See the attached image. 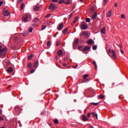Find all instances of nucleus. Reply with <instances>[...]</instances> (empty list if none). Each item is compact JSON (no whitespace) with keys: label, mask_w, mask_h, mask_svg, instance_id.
I'll use <instances>...</instances> for the list:
<instances>
[{"label":"nucleus","mask_w":128,"mask_h":128,"mask_svg":"<svg viewBox=\"0 0 128 128\" xmlns=\"http://www.w3.org/2000/svg\"><path fill=\"white\" fill-rule=\"evenodd\" d=\"M8 52V48H3L2 46H0V58H6Z\"/></svg>","instance_id":"nucleus-1"},{"label":"nucleus","mask_w":128,"mask_h":128,"mask_svg":"<svg viewBox=\"0 0 128 128\" xmlns=\"http://www.w3.org/2000/svg\"><path fill=\"white\" fill-rule=\"evenodd\" d=\"M22 110V107L16 106L14 108V114H15V116H19Z\"/></svg>","instance_id":"nucleus-2"},{"label":"nucleus","mask_w":128,"mask_h":128,"mask_svg":"<svg viewBox=\"0 0 128 128\" xmlns=\"http://www.w3.org/2000/svg\"><path fill=\"white\" fill-rule=\"evenodd\" d=\"M31 20L32 16L28 14H24L22 18V22H30V20Z\"/></svg>","instance_id":"nucleus-3"},{"label":"nucleus","mask_w":128,"mask_h":128,"mask_svg":"<svg viewBox=\"0 0 128 128\" xmlns=\"http://www.w3.org/2000/svg\"><path fill=\"white\" fill-rule=\"evenodd\" d=\"M56 8V6L54 5V4L52 3H50L48 6V10H54Z\"/></svg>","instance_id":"nucleus-4"},{"label":"nucleus","mask_w":128,"mask_h":128,"mask_svg":"<svg viewBox=\"0 0 128 128\" xmlns=\"http://www.w3.org/2000/svg\"><path fill=\"white\" fill-rule=\"evenodd\" d=\"M64 28V23L61 22L59 24L58 26L57 30H62Z\"/></svg>","instance_id":"nucleus-5"},{"label":"nucleus","mask_w":128,"mask_h":128,"mask_svg":"<svg viewBox=\"0 0 128 128\" xmlns=\"http://www.w3.org/2000/svg\"><path fill=\"white\" fill-rule=\"evenodd\" d=\"M3 15L4 16H10V11L8 10H4L3 11Z\"/></svg>","instance_id":"nucleus-6"},{"label":"nucleus","mask_w":128,"mask_h":128,"mask_svg":"<svg viewBox=\"0 0 128 128\" xmlns=\"http://www.w3.org/2000/svg\"><path fill=\"white\" fill-rule=\"evenodd\" d=\"M112 58H113V60H116V52H114V50H112Z\"/></svg>","instance_id":"nucleus-7"},{"label":"nucleus","mask_w":128,"mask_h":128,"mask_svg":"<svg viewBox=\"0 0 128 128\" xmlns=\"http://www.w3.org/2000/svg\"><path fill=\"white\" fill-rule=\"evenodd\" d=\"M33 10L34 12H38L40 10V6H34L33 7Z\"/></svg>","instance_id":"nucleus-8"},{"label":"nucleus","mask_w":128,"mask_h":128,"mask_svg":"<svg viewBox=\"0 0 128 128\" xmlns=\"http://www.w3.org/2000/svg\"><path fill=\"white\" fill-rule=\"evenodd\" d=\"M6 72L9 74H10V72H14L12 67H10L9 68H8L6 70Z\"/></svg>","instance_id":"nucleus-9"},{"label":"nucleus","mask_w":128,"mask_h":128,"mask_svg":"<svg viewBox=\"0 0 128 128\" xmlns=\"http://www.w3.org/2000/svg\"><path fill=\"white\" fill-rule=\"evenodd\" d=\"M81 28L83 30H86L88 28V26L86 24H82L81 26Z\"/></svg>","instance_id":"nucleus-10"},{"label":"nucleus","mask_w":128,"mask_h":128,"mask_svg":"<svg viewBox=\"0 0 128 128\" xmlns=\"http://www.w3.org/2000/svg\"><path fill=\"white\" fill-rule=\"evenodd\" d=\"M90 50V47L88 46H86L84 48H83V52H86V50Z\"/></svg>","instance_id":"nucleus-11"},{"label":"nucleus","mask_w":128,"mask_h":128,"mask_svg":"<svg viewBox=\"0 0 128 128\" xmlns=\"http://www.w3.org/2000/svg\"><path fill=\"white\" fill-rule=\"evenodd\" d=\"M94 40L92 39H90L88 41V44H94Z\"/></svg>","instance_id":"nucleus-12"},{"label":"nucleus","mask_w":128,"mask_h":128,"mask_svg":"<svg viewBox=\"0 0 128 128\" xmlns=\"http://www.w3.org/2000/svg\"><path fill=\"white\" fill-rule=\"evenodd\" d=\"M106 16L107 18H110L112 16V10L106 13Z\"/></svg>","instance_id":"nucleus-13"},{"label":"nucleus","mask_w":128,"mask_h":128,"mask_svg":"<svg viewBox=\"0 0 128 128\" xmlns=\"http://www.w3.org/2000/svg\"><path fill=\"white\" fill-rule=\"evenodd\" d=\"M92 116H94V118H96V120H98V114L96 112H92Z\"/></svg>","instance_id":"nucleus-14"},{"label":"nucleus","mask_w":128,"mask_h":128,"mask_svg":"<svg viewBox=\"0 0 128 128\" xmlns=\"http://www.w3.org/2000/svg\"><path fill=\"white\" fill-rule=\"evenodd\" d=\"M73 44L74 46H78V39H76L75 41H74Z\"/></svg>","instance_id":"nucleus-15"},{"label":"nucleus","mask_w":128,"mask_h":128,"mask_svg":"<svg viewBox=\"0 0 128 128\" xmlns=\"http://www.w3.org/2000/svg\"><path fill=\"white\" fill-rule=\"evenodd\" d=\"M97 16H98V14H96V12H95L94 14L92 16V20H94V19L96 18Z\"/></svg>","instance_id":"nucleus-16"},{"label":"nucleus","mask_w":128,"mask_h":128,"mask_svg":"<svg viewBox=\"0 0 128 128\" xmlns=\"http://www.w3.org/2000/svg\"><path fill=\"white\" fill-rule=\"evenodd\" d=\"M101 34H106V27H103L101 29Z\"/></svg>","instance_id":"nucleus-17"},{"label":"nucleus","mask_w":128,"mask_h":128,"mask_svg":"<svg viewBox=\"0 0 128 128\" xmlns=\"http://www.w3.org/2000/svg\"><path fill=\"white\" fill-rule=\"evenodd\" d=\"M23 36H28V32L24 31L23 32Z\"/></svg>","instance_id":"nucleus-18"},{"label":"nucleus","mask_w":128,"mask_h":128,"mask_svg":"<svg viewBox=\"0 0 128 128\" xmlns=\"http://www.w3.org/2000/svg\"><path fill=\"white\" fill-rule=\"evenodd\" d=\"M62 50H59L58 52V56H62Z\"/></svg>","instance_id":"nucleus-19"},{"label":"nucleus","mask_w":128,"mask_h":128,"mask_svg":"<svg viewBox=\"0 0 128 128\" xmlns=\"http://www.w3.org/2000/svg\"><path fill=\"white\" fill-rule=\"evenodd\" d=\"M82 120L83 122H86L88 120V118H86V116H83Z\"/></svg>","instance_id":"nucleus-20"},{"label":"nucleus","mask_w":128,"mask_h":128,"mask_svg":"<svg viewBox=\"0 0 128 128\" xmlns=\"http://www.w3.org/2000/svg\"><path fill=\"white\" fill-rule=\"evenodd\" d=\"M32 58H34V55L33 54H30L28 56V60H32Z\"/></svg>","instance_id":"nucleus-21"},{"label":"nucleus","mask_w":128,"mask_h":128,"mask_svg":"<svg viewBox=\"0 0 128 128\" xmlns=\"http://www.w3.org/2000/svg\"><path fill=\"white\" fill-rule=\"evenodd\" d=\"M108 0H103V6H105L108 4Z\"/></svg>","instance_id":"nucleus-22"},{"label":"nucleus","mask_w":128,"mask_h":128,"mask_svg":"<svg viewBox=\"0 0 128 128\" xmlns=\"http://www.w3.org/2000/svg\"><path fill=\"white\" fill-rule=\"evenodd\" d=\"M38 61H36V62H34V68H38Z\"/></svg>","instance_id":"nucleus-23"},{"label":"nucleus","mask_w":128,"mask_h":128,"mask_svg":"<svg viewBox=\"0 0 128 128\" xmlns=\"http://www.w3.org/2000/svg\"><path fill=\"white\" fill-rule=\"evenodd\" d=\"M63 66H65L66 68H70V66H68V64L66 63H64L62 64Z\"/></svg>","instance_id":"nucleus-24"},{"label":"nucleus","mask_w":128,"mask_h":128,"mask_svg":"<svg viewBox=\"0 0 128 128\" xmlns=\"http://www.w3.org/2000/svg\"><path fill=\"white\" fill-rule=\"evenodd\" d=\"M68 28H66L65 29H64V30H63V33H64V34H65L66 33V32H68Z\"/></svg>","instance_id":"nucleus-25"},{"label":"nucleus","mask_w":128,"mask_h":128,"mask_svg":"<svg viewBox=\"0 0 128 128\" xmlns=\"http://www.w3.org/2000/svg\"><path fill=\"white\" fill-rule=\"evenodd\" d=\"M24 3H21L20 4V10H24Z\"/></svg>","instance_id":"nucleus-26"},{"label":"nucleus","mask_w":128,"mask_h":128,"mask_svg":"<svg viewBox=\"0 0 128 128\" xmlns=\"http://www.w3.org/2000/svg\"><path fill=\"white\" fill-rule=\"evenodd\" d=\"M54 122L55 124H58V119H54Z\"/></svg>","instance_id":"nucleus-27"},{"label":"nucleus","mask_w":128,"mask_h":128,"mask_svg":"<svg viewBox=\"0 0 128 128\" xmlns=\"http://www.w3.org/2000/svg\"><path fill=\"white\" fill-rule=\"evenodd\" d=\"M60 44V40H58L56 42V46H58Z\"/></svg>","instance_id":"nucleus-28"},{"label":"nucleus","mask_w":128,"mask_h":128,"mask_svg":"<svg viewBox=\"0 0 128 128\" xmlns=\"http://www.w3.org/2000/svg\"><path fill=\"white\" fill-rule=\"evenodd\" d=\"M28 68H32V63H29L28 65Z\"/></svg>","instance_id":"nucleus-29"},{"label":"nucleus","mask_w":128,"mask_h":128,"mask_svg":"<svg viewBox=\"0 0 128 128\" xmlns=\"http://www.w3.org/2000/svg\"><path fill=\"white\" fill-rule=\"evenodd\" d=\"M102 98H104V96H102V95H99L98 96V100H100V99H102Z\"/></svg>","instance_id":"nucleus-30"},{"label":"nucleus","mask_w":128,"mask_h":128,"mask_svg":"<svg viewBox=\"0 0 128 128\" xmlns=\"http://www.w3.org/2000/svg\"><path fill=\"white\" fill-rule=\"evenodd\" d=\"M38 20H40L38 18H34L33 20V22H38Z\"/></svg>","instance_id":"nucleus-31"},{"label":"nucleus","mask_w":128,"mask_h":128,"mask_svg":"<svg viewBox=\"0 0 128 128\" xmlns=\"http://www.w3.org/2000/svg\"><path fill=\"white\" fill-rule=\"evenodd\" d=\"M86 78H88V74L84 75L83 78L84 80H86Z\"/></svg>","instance_id":"nucleus-32"},{"label":"nucleus","mask_w":128,"mask_h":128,"mask_svg":"<svg viewBox=\"0 0 128 128\" xmlns=\"http://www.w3.org/2000/svg\"><path fill=\"white\" fill-rule=\"evenodd\" d=\"M96 48H98V46L96 45H94L92 46V50H96Z\"/></svg>","instance_id":"nucleus-33"},{"label":"nucleus","mask_w":128,"mask_h":128,"mask_svg":"<svg viewBox=\"0 0 128 128\" xmlns=\"http://www.w3.org/2000/svg\"><path fill=\"white\" fill-rule=\"evenodd\" d=\"M67 2H65V4H70V0H66Z\"/></svg>","instance_id":"nucleus-34"},{"label":"nucleus","mask_w":128,"mask_h":128,"mask_svg":"<svg viewBox=\"0 0 128 128\" xmlns=\"http://www.w3.org/2000/svg\"><path fill=\"white\" fill-rule=\"evenodd\" d=\"M64 2H66L64 0H61L58 2V4H64Z\"/></svg>","instance_id":"nucleus-35"},{"label":"nucleus","mask_w":128,"mask_h":128,"mask_svg":"<svg viewBox=\"0 0 128 128\" xmlns=\"http://www.w3.org/2000/svg\"><path fill=\"white\" fill-rule=\"evenodd\" d=\"M29 32H32V28L30 27L28 29Z\"/></svg>","instance_id":"nucleus-36"},{"label":"nucleus","mask_w":128,"mask_h":128,"mask_svg":"<svg viewBox=\"0 0 128 128\" xmlns=\"http://www.w3.org/2000/svg\"><path fill=\"white\" fill-rule=\"evenodd\" d=\"M46 28V26L44 25H42V30H44Z\"/></svg>","instance_id":"nucleus-37"},{"label":"nucleus","mask_w":128,"mask_h":128,"mask_svg":"<svg viewBox=\"0 0 128 128\" xmlns=\"http://www.w3.org/2000/svg\"><path fill=\"white\" fill-rule=\"evenodd\" d=\"M78 22V18H76L72 22V24H76Z\"/></svg>","instance_id":"nucleus-38"},{"label":"nucleus","mask_w":128,"mask_h":128,"mask_svg":"<svg viewBox=\"0 0 128 128\" xmlns=\"http://www.w3.org/2000/svg\"><path fill=\"white\" fill-rule=\"evenodd\" d=\"M91 104H93V106H98V102H97V103L92 102L91 103Z\"/></svg>","instance_id":"nucleus-39"},{"label":"nucleus","mask_w":128,"mask_h":128,"mask_svg":"<svg viewBox=\"0 0 128 128\" xmlns=\"http://www.w3.org/2000/svg\"><path fill=\"white\" fill-rule=\"evenodd\" d=\"M86 22H90V18H87Z\"/></svg>","instance_id":"nucleus-40"},{"label":"nucleus","mask_w":128,"mask_h":128,"mask_svg":"<svg viewBox=\"0 0 128 128\" xmlns=\"http://www.w3.org/2000/svg\"><path fill=\"white\" fill-rule=\"evenodd\" d=\"M119 46H120V50H122V44L120 43V44H119Z\"/></svg>","instance_id":"nucleus-41"},{"label":"nucleus","mask_w":128,"mask_h":128,"mask_svg":"<svg viewBox=\"0 0 128 128\" xmlns=\"http://www.w3.org/2000/svg\"><path fill=\"white\" fill-rule=\"evenodd\" d=\"M121 18H126V16H124V14H121Z\"/></svg>","instance_id":"nucleus-42"},{"label":"nucleus","mask_w":128,"mask_h":128,"mask_svg":"<svg viewBox=\"0 0 128 128\" xmlns=\"http://www.w3.org/2000/svg\"><path fill=\"white\" fill-rule=\"evenodd\" d=\"M47 46H50V41H48L47 42Z\"/></svg>","instance_id":"nucleus-43"},{"label":"nucleus","mask_w":128,"mask_h":128,"mask_svg":"<svg viewBox=\"0 0 128 128\" xmlns=\"http://www.w3.org/2000/svg\"><path fill=\"white\" fill-rule=\"evenodd\" d=\"M108 54H112V50H110V49L108 50Z\"/></svg>","instance_id":"nucleus-44"},{"label":"nucleus","mask_w":128,"mask_h":128,"mask_svg":"<svg viewBox=\"0 0 128 128\" xmlns=\"http://www.w3.org/2000/svg\"><path fill=\"white\" fill-rule=\"evenodd\" d=\"M82 48V46H78V50H80V48Z\"/></svg>","instance_id":"nucleus-45"},{"label":"nucleus","mask_w":128,"mask_h":128,"mask_svg":"<svg viewBox=\"0 0 128 128\" xmlns=\"http://www.w3.org/2000/svg\"><path fill=\"white\" fill-rule=\"evenodd\" d=\"M114 6H115V8H116L118 6V2H114Z\"/></svg>","instance_id":"nucleus-46"},{"label":"nucleus","mask_w":128,"mask_h":128,"mask_svg":"<svg viewBox=\"0 0 128 128\" xmlns=\"http://www.w3.org/2000/svg\"><path fill=\"white\" fill-rule=\"evenodd\" d=\"M83 36H88V32H84L82 33Z\"/></svg>","instance_id":"nucleus-47"},{"label":"nucleus","mask_w":128,"mask_h":128,"mask_svg":"<svg viewBox=\"0 0 128 128\" xmlns=\"http://www.w3.org/2000/svg\"><path fill=\"white\" fill-rule=\"evenodd\" d=\"M34 70H34V69L31 70L30 71V73H31V74H34Z\"/></svg>","instance_id":"nucleus-48"},{"label":"nucleus","mask_w":128,"mask_h":128,"mask_svg":"<svg viewBox=\"0 0 128 128\" xmlns=\"http://www.w3.org/2000/svg\"><path fill=\"white\" fill-rule=\"evenodd\" d=\"M92 113H88L87 114V117L88 118H90V114Z\"/></svg>","instance_id":"nucleus-49"},{"label":"nucleus","mask_w":128,"mask_h":128,"mask_svg":"<svg viewBox=\"0 0 128 128\" xmlns=\"http://www.w3.org/2000/svg\"><path fill=\"white\" fill-rule=\"evenodd\" d=\"M58 0H52V2H58Z\"/></svg>","instance_id":"nucleus-50"},{"label":"nucleus","mask_w":128,"mask_h":128,"mask_svg":"<svg viewBox=\"0 0 128 128\" xmlns=\"http://www.w3.org/2000/svg\"><path fill=\"white\" fill-rule=\"evenodd\" d=\"M120 52L122 54H124V50L120 49Z\"/></svg>","instance_id":"nucleus-51"},{"label":"nucleus","mask_w":128,"mask_h":128,"mask_svg":"<svg viewBox=\"0 0 128 128\" xmlns=\"http://www.w3.org/2000/svg\"><path fill=\"white\" fill-rule=\"evenodd\" d=\"M90 10H92V12H94V7H92L90 8Z\"/></svg>","instance_id":"nucleus-52"},{"label":"nucleus","mask_w":128,"mask_h":128,"mask_svg":"<svg viewBox=\"0 0 128 128\" xmlns=\"http://www.w3.org/2000/svg\"><path fill=\"white\" fill-rule=\"evenodd\" d=\"M22 2V0H18V4H20Z\"/></svg>","instance_id":"nucleus-53"},{"label":"nucleus","mask_w":128,"mask_h":128,"mask_svg":"<svg viewBox=\"0 0 128 128\" xmlns=\"http://www.w3.org/2000/svg\"><path fill=\"white\" fill-rule=\"evenodd\" d=\"M50 14H48L46 15V16H45L46 18H50Z\"/></svg>","instance_id":"nucleus-54"},{"label":"nucleus","mask_w":128,"mask_h":128,"mask_svg":"<svg viewBox=\"0 0 128 128\" xmlns=\"http://www.w3.org/2000/svg\"><path fill=\"white\" fill-rule=\"evenodd\" d=\"M4 4V2L0 1V6H2V5Z\"/></svg>","instance_id":"nucleus-55"},{"label":"nucleus","mask_w":128,"mask_h":128,"mask_svg":"<svg viewBox=\"0 0 128 128\" xmlns=\"http://www.w3.org/2000/svg\"><path fill=\"white\" fill-rule=\"evenodd\" d=\"M2 120H4V118H2V116L0 117V122H2Z\"/></svg>","instance_id":"nucleus-56"},{"label":"nucleus","mask_w":128,"mask_h":128,"mask_svg":"<svg viewBox=\"0 0 128 128\" xmlns=\"http://www.w3.org/2000/svg\"><path fill=\"white\" fill-rule=\"evenodd\" d=\"M92 64H94V66H96V61H93V62H92Z\"/></svg>","instance_id":"nucleus-57"},{"label":"nucleus","mask_w":128,"mask_h":128,"mask_svg":"<svg viewBox=\"0 0 128 128\" xmlns=\"http://www.w3.org/2000/svg\"><path fill=\"white\" fill-rule=\"evenodd\" d=\"M12 87V86H8L7 88H7V90H9L10 89V88H11Z\"/></svg>","instance_id":"nucleus-58"},{"label":"nucleus","mask_w":128,"mask_h":128,"mask_svg":"<svg viewBox=\"0 0 128 128\" xmlns=\"http://www.w3.org/2000/svg\"><path fill=\"white\" fill-rule=\"evenodd\" d=\"M95 66V70H97L98 69V66H96V64L94 65Z\"/></svg>","instance_id":"nucleus-59"},{"label":"nucleus","mask_w":128,"mask_h":128,"mask_svg":"<svg viewBox=\"0 0 128 128\" xmlns=\"http://www.w3.org/2000/svg\"><path fill=\"white\" fill-rule=\"evenodd\" d=\"M78 68V65H76V66H73L74 68Z\"/></svg>","instance_id":"nucleus-60"},{"label":"nucleus","mask_w":128,"mask_h":128,"mask_svg":"<svg viewBox=\"0 0 128 128\" xmlns=\"http://www.w3.org/2000/svg\"><path fill=\"white\" fill-rule=\"evenodd\" d=\"M2 114V109L0 108V114Z\"/></svg>","instance_id":"nucleus-61"},{"label":"nucleus","mask_w":128,"mask_h":128,"mask_svg":"<svg viewBox=\"0 0 128 128\" xmlns=\"http://www.w3.org/2000/svg\"><path fill=\"white\" fill-rule=\"evenodd\" d=\"M88 128H94V127L92 126H89Z\"/></svg>","instance_id":"nucleus-62"},{"label":"nucleus","mask_w":128,"mask_h":128,"mask_svg":"<svg viewBox=\"0 0 128 128\" xmlns=\"http://www.w3.org/2000/svg\"><path fill=\"white\" fill-rule=\"evenodd\" d=\"M82 82H86V81H84V80H82Z\"/></svg>","instance_id":"nucleus-63"},{"label":"nucleus","mask_w":128,"mask_h":128,"mask_svg":"<svg viewBox=\"0 0 128 128\" xmlns=\"http://www.w3.org/2000/svg\"><path fill=\"white\" fill-rule=\"evenodd\" d=\"M70 17H72V14H70Z\"/></svg>","instance_id":"nucleus-64"}]
</instances>
